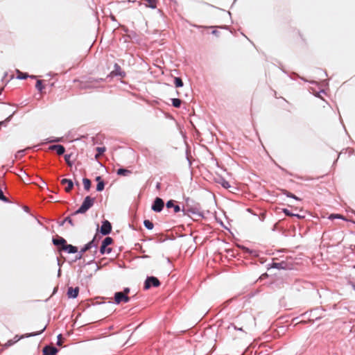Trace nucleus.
Instances as JSON below:
<instances>
[{
    "label": "nucleus",
    "mask_w": 355,
    "mask_h": 355,
    "mask_svg": "<svg viewBox=\"0 0 355 355\" xmlns=\"http://www.w3.org/2000/svg\"><path fill=\"white\" fill-rule=\"evenodd\" d=\"M61 184L62 185L66 184L67 187H65L64 190L67 193H69L73 187V183L72 180H71L69 179H66V178L62 179L61 180Z\"/></svg>",
    "instance_id": "obj_6"
},
{
    "label": "nucleus",
    "mask_w": 355,
    "mask_h": 355,
    "mask_svg": "<svg viewBox=\"0 0 355 355\" xmlns=\"http://www.w3.org/2000/svg\"><path fill=\"white\" fill-rule=\"evenodd\" d=\"M58 352V349L51 346H46L43 349L44 355H55Z\"/></svg>",
    "instance_id": "obj_8"
},
{
    "label": "nucleus",
    "mask_w": 355,
    "mask_h": 355,
    "mask_svg": "<svg viewBox=\"0 0 355 355\" xmlns=\"http://www.w3.org/2000/svg\"><path fill=\"white\" fill-rule=\"evenodd\" d=\"M129 292H130V288H125L124 289V291H123V293H125V295H128V294L129 293Z\"/></svg>",
    "instance_id": "obj_40"
},
{
    "label": "nucleus",
    "mask_w": 355,
    "mask_h": 355,
    "mask_svg": "<svg viewBox=\"0 0 355 355\" xmlns=\"http://www.w3.org/2000/svg\"><path fill=\"white\" fill-rule=\"evenodd\" d=\"M45 328H46V327H44L43 329H42L40 331H37V332H36V333H31V334H30L29 335H28L27 336H34L38 335V334H41L42 332H43V331H44Z\"/></svg>",
    "instance_id": "obj_36"
},
{
    "label": "nucleus",
    "mask_w": 355,
    "mask_h": 355,
    "mask_svg": "<svg viewBox=\"0 0 355 355\" xmlns=\"http://www.w3.org/2000/svg\"><path fill=\"white\" fill-rule=\"evenodd\" d=\"M58 343L57 344L58 345H62V335L60 334L58 336Z\"/></svg>",
    "instance_id": "obj_38"
},
{
    "label": "nucleus",
    "mask_w": 355,
    "mask_h": 355,
    "mask_svg": "<svg viewBox=\"0 0 355 355\" xmlns=\"http://www.w3.org/2000/svg\"><path fill=\"white\" fill-rule=\"evenodd\" d=\"M283 212L286 215V216H293L294 215H295V214H293L292 212H291L288 209H283Z\"/></svg>",
    "instance_id": "obj_35"
},
{
    "label": "nucleus",
    "mask_w": 355,
    "mask_h": 355,
    "mask_svg": "<svg viewBox=\"0 0 355 355\" xmlns=\"http://www.w3.org/2000/svg\"><path fill=\"white\" fill-rule=\"evenodd\" d=\"M164 206V200L160 198H156L151 208L155 212H160L163 209Z\"/></svg>",
    "instance_id": "obj_3"
},
{
    "label": "nucleus",
    "mask_w": 355,
    "mask_h": 355,
    "mask_svg": "<svg viewBox=\"0 0 355 355\" xmlns=\"http://www.w3.org/2000/svg\"><path fill=\"white\" fill-rule=\"evenodd\" d=\"M144 224V226L148 230H152L153 228V223L149 220H145Z\"/></svg>",
    "instance_id": "obj_23"
},
{
    "label": "nucleus",
    "mask_w": 355,
    "mask_h": 355,
    "mask_svg": "<svg viewBox=\"0 0 355 355\" xmlns=\"http://www.w3.org/2000/svg\"><path fill=\"white\" fill-rule=\"evenodd\" d=\"M60 139H56V140H54V141H59Z\"/></svg>",
    "instance_id": "obj_45"
},
{
    "label": "nucleus",
    "mask_w": 355,
    "mask_h": 355,
    "mask_svg": "<svg viewBox=\"0 0 355 355\" xmlns=\"http://www.w3.org/2000/svg\"><path fill=\"white\" fill-rule=\"evenodd\" d=\"M232 326L234 329H236V327L235 325L232 324Z\"/></svg>",
    "instance_id": "obj_44"
},
{
    "label": "nucleus",
    "mask_w": 355,
    "mask_h": 355,
    "mask_svg": "<svg viewBox=\"0 0 355 355\" xmlns=\"http://www.w3.org/2000/svg\"><path fill=\"white\" fill-rule=\"evenodd\" d=\"M285 194L288 196V197H290V198H293L297 200H300V199L299 198H297L296 196H295L294 194L288 192V191H286L285 193Z\"/></svg>",
    "instance_id": "obj_32"
},
{
    "label": "nucleus",
    "mask_w": 355,
    "mask_h": 355,
    "mask_svg": "<svg viewBox=\"0 0 355 355\" xmlns=\"http://www.w3.org/2000/svg\"><path fill=\"white\" fill-rule=\"evenodd\" d=\"M65 221H67L69 223H70L71 225H73V220L71 218L69 217H67L66 219H65Z\"/></svg>",
    "instance_id": "obj_39"
},
{
    "label": "nucleus",
    "mask_w": 355,
    "mask_h": 355,
    "mask_svg": "<svg viewBox=\"0 0 355 355\" xmlns=\"http://www.w3.org/2000/svg\"><path fill=\"white\" fill-rule=\"evenodd\" d=\"M0 200L3 202H9L8 199L3 195V191L1 188H0Z\"/></svg>",
    "instance_id": "obj_30"
},
{
    "label": "nucleus",
    "mask_w": 355,
    "mask_h": 355,
    "mask_svg": "<svg viewBox=\"0 0 355 355\" xmlns=\"http://www.w3.org/2000/svg\"><path fill=\"white\" fill-rule=\"evenodd\" d=\"M172 103L175 107H180L182 103V101L179 98H172Z\"/></svg>",
    "instance_id": "obj_20"
},
{
    "label": "nucleus",
    "mask_w": 355,
    "mask_h": 355,
    "mask_svg": "<svg viewBox=\"0 0 355 355\" xmlns=\"http://www.w3.org/2000/svg\"><path fill=\"white\" fill-rule=\"evenodd\" d=\"M113 242V239L111 237H106L102 242L105 245L108 246L112 244Z\"/></svg>",
    "instance_id": "obj_25"
},
{
    "label": "nucleus",
    "mask_w": 355,
    "mask_h": 355,
    "mask_svg": "<svg viewBox=\"0 0 355 355\" xmlns=\"http://www.w3.org/2000/svg\"><path fill=\"white\" fill-rule=\"evenodd\" d=\"M24 337V336H21L20 337H19L18 336H15V338H13V340H9L7 341V343L5 344V346L6 347H10L11 345H12L13 344H15V343L18 342L21 338H23Z\"/></svg>",
    "instance_id": "obj_13"
},
{
    "label": "nucleus",
    "mask_w": 355,
    "mask_h": 355,
    "mask_svg": "<svg viewBox=\"0 0 355 355\" xmlns=\"http://www.w3.org/2000/svg\"><path fill=\"white\" fill-rule=\"evenodd\" d=\"M78 293H79L78 287H76V288L69 287L68 288L67 295L69 298H76L78 296Z\"/></svg>",
    "instance_id": "obj_9"
},
{
    "label": "nucleus",
    "mask_w": 355,
    "mask_h": 355,
    "mask_svg": "<svg viewBox=\"0 0 355 355\" xmlns=\"http://www.w3.org/2000/svg\"><path fill=\"white\" fill-rule=\"evenodd\" d=\"M1 185H4V182H0V187H1Z\"/></svg>",
    "instance_id": "obj_43"
},
{
    "label": "nucleus",
    "mask_w": 355,
    "mask_h": 355,
    "mask_svg": "<svg viewBox=\"0 0 355 355\" xmlns=\"http://www.w3.org/2000/svg\"><path fill=\"white\" fill-rule=\"evenodd\" d=\"M112 73L114 75H116V76H117V75L121 76H125L124 72L121 71V69L120 66H119L117 64H115L114 70L112 72Z\"/></svg>",
    "instance_id": "obj_14"
},
{
    "label": "nucleus",
    "mask_w": 355,
    "mask_h": 355,
    "mask_svg": "<svg viewBox=\"0 0 355 355\" xmlns=\"http://www.w3.org/2000/svg\"><path fill=\"white\" fill-rule=\"evenodd\" d=\"M111 231H112L111 223L107 220H104L101 227V233L103 235H107L111 232Z\"/></svg>",
    "instance_id": "obj_5"
},
{
    "label": "nucleus",
    "mask_w": 355,
    "mask_h": 355,
    "mask_svg": "<svg viewBox=\"0 0 355 355\" xmlns=\"http://www.w3.org/2000/svg\"><path fill=\"white\" fill-rule=\"evenodd\" d=\"M104 187H105V183L103 181L102 182H99L98 184H97V186H96V190L98 191H102L103 189H104Z\"/></svg>",
    "instance_id": "obj_26"
},
{
    "label": "nucleus",
    "mask_w": 355,
    "mask_h": 355,
    "mask_svg": "<svg viewBox=\"0 0 355 355\" xmlns=\"http://www.w3.org/2000/svg\"><path fill=\"white\" fill-rule=\"evenodd\" d=\"M83 184L85 189L89 191L91 187V181L88 178H83Z\"/></svg>",
    "instance_id": "obj_17"
},
{
    "label": "nucleus",
    "mask_w": 355,
    "mask_h": 355,
    "mask_svg": "<svg viewBox=\"0 0 355 355\" xmlns=\"http://www.w3.org/2000/svg\"><path fill=\"white\" fill-rule=\"evenodd\" d=\"M174 85L176 87H180L183 86V82L180 78L175 77L174 78Z\"/></svg>",
    "instance_id": "obj_19"
},
{
    "label": "nucleus",
    "mask_w": 355,
    "mask_h": 355,
    "mask_svg": "<svg viewBox=\"0 0 355 355\" xmlns=\"http://www.w3.org/2000/svg\"><path fill=\"white\" fill-rule=\"evenodd\" d=\"M330 219H334V218H341V219H343V220H345L346 219L344 218L343 216L340 215V214H331L329 217Z\"/></svg>",
    "instance_id": "obj_28"
},
{
    "label": "nucleus",
    "mask_w": 355,
    "mask_h": 355,
    "mask_svg": "<svg viewBox=\"0 0 355 355\" xmlns=\"http://www.w3.org/2000/svg\"><path fill=\"white\" fill-rule=\"evenodd\" d=\"M146 1V6L151 8H155L157 7V1L156 0H144Z\"/></svg>",
    "instance_id": "obj_15"
},
{
    "label": "nucleus",
    "mask_w": 355,
    "mask_h": 355,
    "mask_svg": "<svg viewBox=\"0 0 355 355\" xmlns=\"http://www.w3.org/2000/svg\"><path fill=\"white\" fill-rule=\"evenodd\" d=\"M111 248H107V246L105 245L103 243H102L101 246V249H100V252L101 254H104L105 252L107 253H110L111 252Z\"/></svg>",
    "instance_id": "obj_22"
},
{
    "label": "nucleus",
    "mask_w": 355,
    "mask_h": 355,
    "mask_svg": "<svg viewBox=\"0 0 355 355\" xmlns=\"http://www.w3.org/2000/svg\"><path fill=\"white\" fill-rule=\"evenodd\" d=\"M220 183L225 189L230 187V183L224 179H221Z\"/></svg>",
    "instance_id": "obj_27"
},
{
    "label": "nucleus",
    "mask_w": 355,
    "mask_h": 355,
    "mask_svg": "<svg viewBox=\"0 0 355 355\" xmlns=\"http://www.w3.org/2000/svg\"><path fill=\"white\" fill-rule=\"evenodd\" d=\"M293 216H296V217H297V218H304V216H300V215H299V214H295V215H294Z\"/></svg>",
    "instance_id": "obj_42"
},
{
    "label": "nucleus",
    "mask_w": 355,
    "mask_h": 355,
    "mask_svg": "<svg viewBox=\"0 0 355 355\" xmlns=\"http://www.w3.org/2000/svg\"><path fill=\"white\" fill-rule=\"evenodd\" d=\"M159 280L155 277H148L145 281L144 288L148 290L152 286L159 287L160 286Z\"/></svg>",
    "instance_id": "obj_2"
},
{
    "label": "nucleus",
    "mask_w": 355,
    "mask_h": 355,
    "mask_svg": "<svg viewBox=\"0 0 355 355\" xmlns=\"http://www.w3.org/2000/svg\"><path fill=\"white\" fill-rule=\"evenodd\" d=\"M17 78L19 79H26L28 76L26 73H24L19 70H17Z\"/></svg>",
    "instance_id": "obj_24"
},
{
    "label": "nucleus",
    "mask_w": 355,
    "mask_h": 355,
    "mask_svg": "<svg viewBox=\"0 0 355 355\" xmlns=\"http://www.w3.org/2000/svg\"><path fill=\"white\" fill-rule=\"evenodd\" d=\"M35 87L39 90V91H42V89L44 88L43 85H42V81L41 80H38L36 83V85H35Z\"/></svg>",
    "instance_id": "obj_29"
},
{
    "label": "nucleus",
    "mask_w": 355,
    "mask_h": 355,
    "mask_svg": "<svg viewBox=\"0 0 355 355\" xmlns=\"http://www.w3.org/2000/svg\"><path fill=\"white\" fill-rule=\"evenodd\" d=\"M71 155H64V159L67 162V164L69 166H72V163L70 161V158H71Z\"/></svg>",
    "instance_id": "obj_31"
},
{
    "label": "nucleus",
    "mask_w": 355,
    "mask_h": 355,
    "mask_svg": "<svg viewBox=\"0 0 355 355\" xmlns=\"http://www.w3.org/2000/svg\"><path fill=\"white\" fill-rule=\"evenodd\" d=\"M53 243L55 245L58 246V249L60 247H64L67 244V241L62 237L58 236V238L53 239Z\"/></svg>",
    "instance_id": "obj_10"
},
{
    "label": "nucleus",
    "mask_w": 355,
    "mask_h": 355,
    "mask_svg": "<svg viewBox=\"0 0 355 355\" xmlns=\"http://www.w3.org/2000/svg\"><path fill=\"white\" fill-rule=\"evenodd\" d=\"M285 194L288 196V197H290V198H293L297 200H300V199L299 198H297L296 196H295L294 194L288 192V191H286L285 193Z\"/></svg>",
    "instance_id": "obj_34"
},
{
    "label": "nucleus",
    "mask_w": 355,
    "mask_h": 355,
    "mask_svg": "<svg viewBox=\"0 0 355 355\" xmlns=\"http://www.w3.org/2000/svg\"><path fill=\"white\" fill-rule=\"evenodd\" d=\"M166 207L168 209L173 207L175 213H178L181 210L179 205L174 204V200H171L166 202Z\"/></svg>",
    "instance_id": "obj_12"
},
{
    "label": "nucleus",
    "mask_w": 355,
    "mask_h": 355,
    "mask_svg": "<svg viewBox=\"0 0 355 355\" xmlns=\"http://www.w3.org/2000/svg\"><path fill=\"white\" fill-rule=\"evenodd\" d=\"M301 322L302 323H306V321H302Z\"/></svg>",
    "instance_id": "obj_46"
},
{
    "label": "nucleus",
    "mask_w": 355,
    "mask_h": 355,
    "mask_svg": "<svg viewBox=\"0 0 355 355\" xmlns=\"http://www.w3.org/2000/svg\"><path fill=\"white\" fill-rule=\"evenodd\" d=\"M2 124V122H0V125Z\"/></svg>",
    "instance_id": "obj_47"
},
{
    "label": "nucleus",
    "mask_w": 355,
    "mask_h": 355,
    "mask_svg": "<svg viewBox=\"0 0 355 355\" xmlns=\"http://www.w3.org/2000/svg\"><path fill=\"white\" fill-rule=\"evenodd\" d=\"M91 249V243H87L84 248H83L80 252V255L79 257V259H80L82 257V255L84 252H85L86 251H87L88 250Z\"/></svg>",
    "instance_id": "obj_21"
},
{
    "label": "nucleus",
    "mask_w": 355,
    "mask_h": 355,
    "mask_svg": "<svg viewBox=\"0 0 355 355\" xmlns=\"http://www.w3.org/2000/svg\"><path fill=\"white\" fill-rule=\"evenodd\" d=\"M95 239H96V237H94L92 241L88 243H91V248H92L93 247L96 248V246H97V244L95 243Z\"/></svg>",
    "instance_id": "obj_37"
},
{
    "label": "nucleus",
    "mask_w": 355,
    "mask_h": 355,
    "mask_svg": "<svg viewBox=\"0 0 355 355\" xmlns=\"http://www.w3.org/2000/svg\"><path fill=\"white\" fill-rule=\"evenodd\" d=\"M59 250L60 251H61V250L66 251L70 254H73V253H76L78 252V249L76 247L73 246L72 245H70V244H67V243L64 247H60L59 248Z\"/></svg>",
    "instance_id": "obj_7"
},
{
    "label": "nucleus",
    "mask_w": 355,
    "mask_h": 355,
    "mask_svg": "<svg viewBox=\"0 0 355 355\" xmlns=\"http://www.w3.org/2000/svg\"><path fill=\"white\" fill-rule=\"evenodd\" d=\"M130 300V297L122 292H116L114 295V302L116 304H120L121 302H128Z\"/></svg>",
    "instance_id": "obj_4"
},
{
    "label": "nucleus",
    "mask_w": 355,
    "mask_h": 355,
    "mask_svg": "<svg viewBox=\"0 0 355 355\" xmlns=\"http://www.w3.org/2000/svg\"><path fill=\"white\" fill-rule=\"evenodd\" d=\"M94 198H91L90 196H87L80 207L74 212V215L78 214H84L85 213L89 208H91L94 203Z\"/></svg>",
    "instance_id": "obj_1"
},
{
    "label": "nucleus",
    "mask_w": 355,
    "mask_h": 355,
    "mask_svg": "<svg viewBox=\"0 0 355 355\" xmlns=\"http://www.w3.org/2000/svg\"><path fill=\"white\" fill-rule=\"evenodd\" d=\"M285 194L288 196V197H290V198H293L297 200H300V199L299 198H297L296 196H295L294 194L288 192V191H286L285 193Z\"/></svg>",
    "instance_id": "obj_33"
},
{
    "label": "nucleus",
    "mask_w": 355,
    "mask_h": 355,
    "mask_svg": "<svg viewBox=\"0 0 355 355\" xmlns=\"http://www.w3.org/2000/svg\"><path fill=\"white\" fill-rule=\"evenodd\" d=\"M96 181H97L98 183L99 182H102L103 180H102V179H101V178L100 176H97L96 178Z\"/></svg>",
    "instance_id": "obj_41"
},
{
    "label": "nucleus",
    "mask_w": 355,
    "mask_h": 355,
    "mask_svg": "<svg viewBox=\"0 0 355 355\" xmlns=\"http://www.w3.org/2000/svg\"><path fill=\"white\" fill-rule=\"evenodd\" d=\"M49 149L55 150L56 153H58V155H59L64 154V153L65 151L64 147L63 146L59 145V144L53 145L49 147Z\"/></svg>",
    "instance_id": "obj_11"
},
{
    "label": "nucleus",
    "mask_w": 355,
    "mask_h": 355,
    "mask_svg": "<svg viewBox=\"0 0 355 355\" xmlns=\"http://www.w3.org/2000/svg\"><path fill=\"white\" fill-rule=\"evenodd\" d=\"M130 173H131V171L130 170L125 169V168H119L117 171V175H119L126 176V175H130Z\"/></svg>",
    "instance_id": "obj_16"
},
{
    "label": "nucleus",
    "mask_w": 355,
    "mask_h": 355,
    "mask_svg": "<svg viewBox=\"0 0 355 355\" xmlns=\"http://www.w3.org/2000/svg\"><path fill=\"white\" fill-rule=\"evenodd\" d=\"M96 150L97 154L95 155V158L96 159H98L99 157L105 151L106 148L105 147H97Z\"/></svg>",
    "instance_id": "obj_18"
}]
</instances>
